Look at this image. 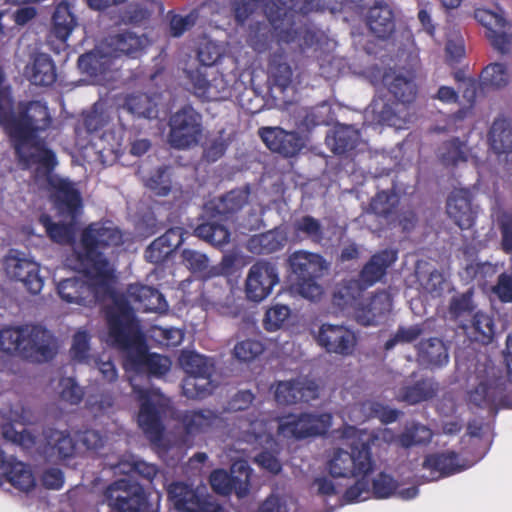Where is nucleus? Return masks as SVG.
<instances>
[{
  "mask_svg": "<svg viewBox=\"0 0 512 512\" xmlns=\"http://www.w3.org/2000/svg\"><path fill=\"white\" fill-rule=\"evenodd\" d=\"M115 297L129 311L132 324L135 327L134 340V337L127 335L122 314L118 312L119 331L126 336L127 347H115L124 353V368L128 374L133 391L140 402L138 424L152 443L158 448L168 449L170 440L167 434H163L160 413L168 406L169 400L157 389H143L139 387L136 382V376L142 374L163 375L169 371L171 361L166 356L148 353L138 324L135 322L133 312L128 305V303L133 302L137 305L138 309L161 313L167 310V302L157 290L139 284L129 286L127 299H123L116 294Z\"/></svg>",
  "mask_w": 512,
  "mask_h": 512,
  "instance_id": "obj_1",
  "label": "nucleus"
},
{
  "mask_svg": "<svg viewBox=\"0 0 512 512\" xmlns=\"http://www.w3.org/2000/svg\"><path fill=\"white\" fill-rule=\"evenodd\" d=\"M67 265L78 271L79 275L60 281L58 293L60 297L68 302L79 305H89L96 300L107 301L106 317L108 332L104 340L112 346L127 347V339L119 331L118 312H121L127 335L135 337V327L129 311L115 297L112 290L113 279L109 281L108 287L101 285L99 270L87 264L80 252H76L67 258ZM135 340V338H133Z\"/></svg>",
  "mask_w": 512,
  "mask_h": 512,
  "instance_id": "obj_2",
  "label": "nucleus"
},
{
  "mask_svg": "<svg viewBox=\"0 0 512 512\" xmlns=\"http://www.w3.org/2000/svg\"><path fill=\"white\" fill-rule=\"evenodd\" d=\"M368 436L354 426L340 432V443L327 455L326 469L333 477H353L356 483L349 487L344 498L347 502L365 501L370 498L368 475L373 470L370 451L366 449Z\"/></svg>",
  "mask_w": 512,
  "mask_h": 512,
  "instance_id": "obj_3",
  "label": "nucleus"
},
{
  "mask_svg": "<svg viewBox=\"0 0 512 512\" xmlns=\"http://www.w3.org/2000/svg\"><path fill=\"white\" fill-rule=\"evenodd\" d=\"M28 417L23 408L16 407L2 416L1 430L5 439L25 448H36L50 461H62L74 456L75 443L68 432L47 430L43 439L38 440L34 433L26 428Z\"/></svg>",
  "mask_w": 512,
  "mask_h": 512,
  "instance_id": "obj_4",
  "label": "nucleus"
},
{
  "mask_svg": "<svg viewBox=\"0 0 512 512\" xmlns=\"http://www.w3.org/2000/svg\"><path fill=\"white\" fill-rule=\"evenodd\" d=\"M36 181L50 192L59 213L67 219L63 223H52L48 216H42L41 222L48 235L57 243L70 242L74 231L73 222L81 209V199L77 189L67 179L56 174L41 177Z\"/></svg>",
  "mask_w": 512,
  "mask_h": 512,
  "instance_id": "obj_5",
  "label": "nucleus"
},
{
  "mask_svg": "<svg viewBox=\"0 0 512 512\" xmlns=\"http://www.w3.org/2000/svg\"><path fill=\"white\" fill-rule=\"evenodd\" d=\"M123 235L118 227L110 222L91 224L82 234L81 241L74 247L73 255L80 252L84 261L99 270L101 285L108 287L113 279V267L102 256L101 249L118 246Z\"/></svg>",
  "mask_w": 512,
  "mask_h": 512,
  "instance_id": "obj_6",
  "label": "nucleus"
},
{
  "mask_svg": "<svg viewBox=\"0 0 512 512\" xmlns=\"http://www.w3.org/2000/svg\"><path fill=\"white\" fill-rule=\"evenodd\" d=\"M148 44L144 36L132 32H125L101 43L90 53L82 55L78 60L79 68L96 78V83L106 81V69L120 54H134Z\"/></svg>",
  "mask_w": 512,
  "mask_h": 512,
  "instance_id": "obj_7",
  "label": "nucleus"
},
{
  "mask_svg": "<svg viewBox=\"0 0 512 512\" xmlns=\"http://www.w3.org/2000/svg\"><path fill=\"white\" fill-rule=\"evenodd\" d=\"M0 349L34 361H43L53 354L50 333L41 326L24 325L0 330Z\"/></svg>",
  "mask_w": 512,
  "mask_h": 512,
  "instance_id": "obj_8",
  "label": "nucleus"
},
{
  "mask_svg": "<svg viewBox=\"0 0 512 512\" xmlns=\"http://www.w3.org/2000/svg\"><path fill=\"white\" fill-rule=\"evenodd\" d=\"M273 428L267 424L264 416L248 420L241 425L242 441L251 445L253 450L263 449V452L255 456V462L271 473H278L281 464L274 455L277 443L271 432Z\"/></svg>",
  "mask_w": 512,
  "mask_h": 512,
  "instance_id": "obj_9",
  "label": "nucleus"
},
{
  "mask_svg": "<svg viewBox=\"0 0 512 512\" xmlns=\"http://www.w3.org/2000/svg\"><path fill=\"white\" fill-rule=\"evenodd\" d=\"M110 512H158L143 487L129 479H120L112 483L105 493Z\"/></svg>",
  "mask_w": 512,
  "mask_h": 512,
  "instance_id": "obj_10",
  "label": "nucleus"
},
{
  "mask_svg": "<svg viewBox=\"0 0 512 512\" xmlns=\"http://www.w3.org/2000/svg\"><path fill=\"white\" fill-rule=\"evenodd\" d=\"M331 424L329 414H288L278 419L277 432L283 438H305L324 433Z\"/></svg>",
  "mask_w": 512,
  "mask_h": 512,
  "instance_id": "obj_11",
  "label": "nucleus"
},
{
  "mask_svg": "<svg viewBox=\"0 0 512 512\" xmlns=\"http://www.w3.org/2000/svg\"><path fill=\"white\" fill-rule=\"evenodd\" d=\"M251 469L245 460H238L232 464L231 475L225 470H214L209 477V483L214 492L228 495L233 490L239 497H243L249 490Z\"/></svg>",
  "mask_w": 512,
  "mask_h": 512,
  "instance_id": "obj_12",
  "label": "nucleus"
},
{
  "mask_svg": "<svg viewBox=\"0 0 512 512\" xmlns=\"http://www.w3.org/2000/svg\"><path fill=\"white\" fill-rule=\"evenodd\" d=\"M170 128V143L174 147H191L201 137V116L191 107L184 108L172 116Z\"/></svg>",
  "mask_w": 512,
  "mask_h": 512,
  "instance_id": "obj_13",
  "label": "nucleus"
},
{
  "mask_svg": "<svg viewBox=\"0 0 512 512\" xmlns=\"http://www.w3.org/2000/svg\"><path fill=\"white\" fill-rule=\"evenodd\" d=\"M279 282L277 269L271 263L259 261L253 264L246 276L245 294L254 302H261L272 292Z\"/></svg>",
  "mask_w": 512,
  "mask_h": 512,
  "instance_id": "obj_14",
  "label": "nucleus"
},
{
  "mask_svg": "<svg viewBox=\"0 0 512 512\" xmlns=\"http://www.w3.org/2000/svg\"><path fill=\"white\" fill-rule=\"evenodd\" d=\"M6 274L24 284L33 294L39 293L44 285L39 275V264L25 254L11 251L4 261Z\"/></svg>",
  "mask_w": 512,
  "mask_h": 512,
  "instance_id": "obj_15",
  "label": "nucleus"
},
{
  "mask_svg": "<svg viewBox=\"0 0 512 512\" xmlns=\"http://www.w3.org/2000/svg\"><path fill=\"white\" fill-rule=\"evenodd\" d=\"M9 484L21 493H30L36 487V477L32 468L12 457L6 458L0 450V486Z\"/></svg>",
  "mask_w": 512,
  "mask_h": 512,
  "instance_id": "obj_16",
  "label": "nucleus"
},
{
  "mask_svg": "<svg viewBox=\"0 0 512 512\" xmlns=\"http://www.w3.org/2000/svg\"><path fill=\"white\" fill-rule=\"evenodd\" d=\"M304 2L305 0H278L276 13L269 11V22L280 41L288 43L295 40L297 32L292 29V12L307 13L312 9L303 6Z\"/></svg>",
  "mask_w": 512,
  "mask_h": 512,
  "instance_id": "obj_17",
  "label": "nucleus"
},
{
  "mask_svg": "<svg viewBox=\"0 0 512 512\" xmlns=\"http://www.w3.org/2000/svg\"><path fill=\"white\" fill-rule=\"evenodd\" d=\"M317 341L328 352L348 355L355 348L356 336L343 325L325 323L319 328Z\"/></svg>",
  "mask_w": 512,
  "mask_h": 512,
  "instance_id": "obj_18",
  "label": "nucleus"
},
{
  "mask_svg": "<svg viewBox=\"0 0 512 512\" xmlns=\"http://www.w3.org/2000/svg\"><path fill=\"white\" fill-rule=\"evenodd\" d=\"M196 96L207 101L225 99L230 95L227 81L214 70H198L192 75Z\"/></svg>",
  "mask_w": 512,
  "mask_h": 512,
  "instance_id": "obj_19",
  "label": "nucleus"
},
{
  "mask_svg": "<svg viewBox=\"0 0 512 512\" xmlns=\"http://www.w3.org/2000/svg\"><path fill=\"white\" fill-rule=\"evenodd\" d=\"M474 18L485 28V35L496 50H507L505 36L508 35L510 24L505 20L502 11L476 9Z\"/></svg>",
  "mask_w": 512,
  "mask_h": 512,
  "instance_id": "obj_20",
  "label": "nucleus"
},
{
  "mask_svg": "<svg viewBox=\"0 0 512 512\" xmlns=\"http://www.w3.org/2000/svg\"><path fill=\"white\" fill-rule=\"evenodd\" d=\"M471 465V462L460 460L452 452L433 454L427 456L423 462L422 477L427 481H434L460 472Z\"/></svg>",
  "mask_w": 512,
  "mask_h": 512,
  "instance_id": "obj_21",
  "label": "nucleus"
},
{
  "mask_svg": "<svg viewBox=\"0 0 512 512\" xmlns=\"http://www.w3.org/2000/svg\"><path fill=\"white\" fill-rule=\"evenodd\" d=\"M491 149L498 164L505 170L512 167V123L505 119L496 120L490 132Z\"/></svg>",
  "mask_w": 512,
  "mask_h": 512,
  "instance_id": "obj_22",
  "label": "nucleus"
},
{
  "mask_svg": "<svg viewBox=\"0 0 512 512\" xmlns=\"http://www.w3.org/2000/svg\"><path fill=\"white\" fill-rule=\"evenodd\" d=\"M479 381L475 389L469 391V401L477 406L488 405L492 402L499 401L505 405L502 398L504 392L497 382L496 369L490 366L486 370V375L476 376Z\"/></svg>",
  "mask_w": 512,
  "mask_h": 512,
  "instance_id": "obj_23",
  "label": "nucleus"
},
{
  "mask_svg": "<svg viewBox=\"0 0 512 512\" xmlns=\"http://www.w3.org/2000/svg\"><path fill=\"white\" fill-rule=\"evenodd\" d=\"M447 213L461 229H469L473 226L476 209L471 204V196L468 190H454L447 201Z\"/></svg>",
  "mask_w": 512,
  "mask_h": 512,
  "instance_id": "obj_24",
  "label": "nucleus"
},
{
  "mask_svg": "<svg viewBox=\"0 0 512 512\" xmlns=\"http://www.w3.org/2000/svg\"><path fill=\"white\" fill-rule=\"evenodd\" d=\"M184 435L177 440L182 444H188L201 434L207 433L218 422V416L211 410L188 411L181 417Z\"/></svg>",
  "mask_w": 512,
  "mask_h": 512,
  "instance_id": "obj_25",
  "label": "nucleus"
},
{
  "mask_svg": "<svg viewBox=\"0 0 512 512\" xmlns=\"http://www.w3.org/2000/svg\"><path fill=\"white\" fill-rule=\"evenodd\" d=\"M278 404H293L300 400L309 401L317 396V385L312 381L297 380L279 382L274 390Z\"/></svg>",
  "mask_w": 512,
  "mask_h": 512,
  "instance_id": "obj_26",
  "label": "nucleus"
},
{
  "mask_svg": "<svg viewBox=\"0 0 512 512\" xmlns=\"http://www.w3.org/2000/svg\"><path fill=\"white\" fill-rule=\"evenodd\" d=\"M371 496L379 499H385L391 496L402 500L414 499L419 491L415 485L406 486L397 483L390 475L380 473L373 478L372 486L369 485Z\"/></svg>",
  "mask_w": 512,
  "mask_h": 512,
  "instance_id": "obj_27",
  "label": "nucleus"
},
{
  "mask_svg": "<svg viewBox=\"0 0 512 512\" xmlns=\"http://www.w3.org/2000/svg\"><path fill=\"white\" fill-rule=\"evenodd\" d=\"M24 76L34 85L48 86L56 79L55 66L49 55L34 54L24 68Z\"/></svg>",
  "mask_w": 512,
  "mask_h": 512,
  "instance_id": "obj_28",
  "label": "nucleus"
},
{
  "mask_svg": "<svg viewBox=\"0 0 512 512\" xmlns=\"http://www.w3.org/2000/svg\"><path fill=\"white\" fill-rule=\"evenodd\" d=\"M391 309V298L386 292H381L356 308V320L362 325L380 323Z\"/></svg>",
  "mask_w": 512,
  "mask_h": 512,
  "instance_id": "obj_29",
  "label": "nucleus"
},
{
  "mask_svg": "<svg viewBox=\"0 0 512 512\" xmlns=\"http://www.w3.org/2000/svg\"><path fill=\"white\" fill-rule=\"evenodd\" d=\"M289 264L299 279L306 277H319L326 268L321 256L306 251L294 252L289 257Z\"/></svg>",
  "mask_w": 512,
  "mask_h": 512,
  "instance_id": "obj_30",
  "label": "nucleus"
},
{
  "mask_svg": "<svg viewBox=\"0 0 512 512\" xmlns=\"http://www.w3.org/2000/svg\"><path fill=\"white\" fill-rule=\"evenodd\" d=\"M182 242L183 229L180 227L171 228L152 242L146 250L145 257L151 262L158 263L180 246Z\"/></svg>",
  "mask_w": 512,
  "mask_h": 512,
  "instance_id": "obj_31",
  "label": "nucleus"
},
{
  "mask_svg": "<svg viewBox=\"0 0 512 512\" xmlns=\"http://www.w3.org/2000/svg\"><path fill=\"white\" fill-rule=\"evenodd\" d=\"M287 239L285 228L279 227L266 233L254 235L249 239L247 248L256 254H269L283 248Z\"/></svg>",
  "mask_w": 512,
  "mask_h": 512,
  "instance_id": "obj_32",
  "label": "nucleus"
},
{
  "mask_svg": "<svg viewBox=\"0 0 512 512\" xmlns=\"http://www.w3.org/2000/svg\"><path fill=\"white\" fill-rule=\"evenodd\" d=\"M392 11L390 7L382 2L376 3L369 10L368 25L370 30L379 38L389 35L394 28Z\"/></svg>",
  "mask_w": 512,
  "mask_h": 512,
  "instance_id": "obj_33",
  "label": "nucleus"
},
{
  "mask_svg": "<svg viewBox=\"0 0 512 512\" xmlns=\"http://www.w3.org/2000/svg\"><path fill=\"white\" fill-rule=\"evenodd\" d=\"M359 133L351 126L339 125L326 138L327 145L336 154H344L359 145Z\"/></svg>",
  "mask_w": 512,
  "mask_h": 512,
  "instance_id": "obj_34",
  "label": "nucleus"
},
{
  "mask_svg": "<svg viewBox=\"0 0 512 512\" xmlns=\"http://www.w3.org/2000/svg\"><path fill=\"white\" fill-rule=\"evenodd\" d=\"M396 260V252L393 250H385L372 257L370 262L361 272V280L366 285H372L379 281L389 267Z\"/></svg>",
  "mask_w": 512,
  "mask_h": 512,
  "instance_id": "obj_35",
  "label": "nucleus"
},
{
  "mask_svg": "<svg viewBox=\"0 0 512 512\" xmlns=\"http://www.w3.org/2000/svg\"><path fill=\"white\" fill-rule=\"evenodd\" d=\"M114 472L115 474H137L148 481H152L157 475L158 469L155 465L130 455L114 467Z\"/></svg>",
  "mask_w": 512,
  "mask_h": 512,
  "instance_id": "obj_36",
  "label": "nucleus"
},
{
  "mask_svg": "<svg viewBox=\"0 0 512 512\" xmlns=\"http://www.w3.org/2000/svg\"><path fill=\"white\" fill-rule=\"evenodd\" d=\"M368 417H376L381 422L391 423L397 419L398 412L380 403L367 402L362 408L353 409L351 420L359 422Z\"/></svg>",
  "mask_w": 512,
  "mask_h": 512,
  "instance_id": "obj_37",
  "label": "nucleus"
},
{
  "mask_svg": "<svg viewBox=\"0 0 512 512\" xmlns=\"http://www.w3.org/2000/svg\"><path fill=\"white\" fill-rule=\"evenodd\" d=\"M183 393L188 398H202L214 389L211 372L187 375L182 385Z\"/></svg>",
  "mask_w": 512,
  "mask_h": 512,
  "instance_id": "obj_38",
  "label": "nucleus"
},
{
  "mask_svg": "<svg viewBox=\"0 0 512 512\" xmlns=\"http://www.w3.org/2000/svg\"><path fill=\"white\" fill-rule=\"evenodd\" d=\"M54 33L61 41H66L76 26L75 17L67 3H60L53 15Z\"/></svg>",
  "mask_w": 512,
  "mask_h": 512,
  "instance_id": "obj_39",
  "label": "nucleus"
},
{
  "mask_svg": "<svg viewBox=\"0 0 512 512\" xmlns=\"http://www.w3.org/2000/svg\"><path fill=\"white\" fill-rule=\"evenodd\" d=\"M255 512H301L296 500L290 495L276 493L267 497Z\"/></svg>",
  "mask_w": 512,
  "mask_h": 512,
  "instance_id": "obj_40",
  "label": "nucleus"
},
{
  "mask_svg": "<svg viewBox=\"0 0 512 512\" xmlns=\"http://www.w3.org/2000/svg\"><path fill=\"white\" fill-rule=\"evenodd\" d=\"M481 78L485 86L503 88L510 83L512 75L505 64L493 63L483 70Z\"/></svg>",
  "mask_w": 512,
  "mask_h": 512,
  "instance_id": "obj_41",
  "label": "nucleus"
},
{
  "mask_svg": "<svg viewBox=\"0 0 512 512\" xmlns=\"http://www.w3.org/2000/svg\"><path fill=\"white\" fill-rule=\"evenodd\" d=\"M179 363L188 375L209 373L213 370V365L209 359L194 352H182Z\"/></svg>",
  "mask_w": 512,
  "mask_h": 512,
  "instance_id": "obj_42",
  "label": "nucleus"
},
{
  "mask_svg": "<svg viewBox=\"0 0 512 512\" xmlns=\"http://www.w3.org/2000/svg\"><path fill=\"white\" fill-rule=\"evenodd\" d=\"M385 82L389 83L391 93L403 104L414 101L417 88L411 77L407 78L399 75L396 76L391 83L389 82V78L386 77Z\"/></svg>",
  "mask_w": 512,
  "mask_h": 512,
  "instance_id": "obj_43",
  "label": "nucleus"
},
{
  "mask_svg": "<svg viewBox=\"0 0 512 512\" xmlns=\"http://www.w3.org/2000/svg\"><path fill=\"white\" fill-rule=\"evenodd\" d=\"M195 233L198 237L215 246L227 243L230 235L227 228L217 222L201 224L196 228Z\"/></svg>",
  "mask_w": 512,
  "mask_h": 512,
  "instance_id": "obj_44",
  "label": "nucleus"
},
{
  "mask_svg": "<svg viewBox=\"0 0 512 512\" xmlns=\"http://www.w3.org/2000/svg\"><path fill=\"white\" fill-rule=\"evenodd\" d=\"M264 351V345L257 339L247 338L238 341L233 348V356L240 362L249 363L257 359Z\"/></svg>",
  "mask_w": 512,
  "mask_h": 512,
  "instance_id": "obj_45",
  "label": "nucleus"
},
{
  "mask_svg": "<svg viewBox=\"0 0 512 512\" xmlns=\"http://www.w3.org/2000/svg\"><path fill=\"white\" fill-rule=\"evenodd\" d=\"M420 358L435 366H441L447 363L448 354L443 342L434 338L421 345Z\"/></svg>",
  "mask_w": 512,
  "mask_h": 512,
  "instance_id": "obj_46",
  "label": "nucleus"
},
{
  "mask_svg": "<svg viewBox=\"0 0 512 512\" xmlns=\"http://www.w3.org/2000/svg\"><path fill=\"white\" fill-rule=\"evenodd\" d=\"M496 225L501 230L502 247L505 251L512 250V210L496 207L492 213Z\"/></svg>",
  "mask_w": 512,
  "mask_h": 512,
  "instance_id": "obj_47",
  "label": "nucleus"
},
{
  "mask_svg": "<svg viewBox=\"0 0 512 512\" xmlns=\"http://www.w3.org/2000/svg\"><path fill=\"white\" fill-rule=\"evenodd\" d=\"M124 108L133 115L152 118L156 116L155 104L144 94L129 96Z\"/></svg>",
  "mask_w": 512,
  "mask_h": 512,
  "instance_id": "obj_48",
  "label": "nucleus"
},
{
  "mask_svg": "<svg viewBox=\"0 0 512 512\" xmlns=\"http://www.w3.org/2000/svg\"><path fill=\"white\" fill-rule=\"evenodd\" d=\"M397 113H394L390 108L384 109L382 103L375 100L367 110V113L371 112L377 115L378 122L386 123L389 126H393L397 129L404 127L407 122L405 117H401L398 113L401 112L399 105H397Z\"/></svg>",
  "mask_w": 512,
  "mask_h": 512,
  "instance_id": "obj_49",
  "label": "nucleus"
},
{
  "mask_svg": "<svg viewBox=\"0 0 512 512\" xmlns=\"http://www.w3.org/2000/svg\"><path fill=\"white\" fill-rule=\"evenodd\" d=\"M270 75L275 85L282 92H285L289 88L294 89L293 73L290 66L286 63H277L276 60H273L270 67Z\"/></svg>",
  "mask_w": 512,
  "mask_h": 512,
  "instance_id": "obj_50",
  "label": "nucleus"
},
{
  "mask_svg": "<svg viewBox=\"0 0 512 512\" xmlns=\"http://www.w3.org/2000/svg\"><path fill=\"white\" fill-rule=\"evenodd\" d=\"M291 310L288 306L275 304L271 306L265 314L264 326L268 331L280 329L286 320L290 317Z\"/></svg>",
  "mask_w": 512,
  "mask_h": 512,
  "instance_id": "obj_51",
  "label": "nucleus"
},
{
  "mask_svg": "<svg viewBox=\"0 0 512 512\" xmlns=\"http://www.w3.org/2000/svg\"><path fill=\"white\" fill-rule=\"evenodd\" d=\"M432 433L429 428L423 425H413L406 429L400 436L399 444L409 447L414 444L426 443L431 439Z\"/></svg>",
  "mask_w": 512,
  "mask_h": 512,
  "instance_id": "obj_52",
  "label": "nucleus"
},
{
  "mask_svg": "<svg viewBox=\"0 0 512 512\" xmlns=\"http://www.w3.org/2000/svg\"><path fill=\"white\" fill-rule=\"evenodd\" d=\"M150 337L163 346H177L183 340V332L177 328L153 327Z\"/></svg>",
  "mask_w": 512,
  "mask_h": 512,
  "instance_id": "obj_53",
  "label": "nucleus"
},
{
  "mask_svg": "<svg viewBox=\"0 0 512 512\" xmlns=\"http://www.w3.org/2000/svg\"><path fill=\"white\" fill-rule=\"evenodd\" d=\"M247 198L248 192L246 190L231 191L220 200L217 210L220 214L234 212L246 203Z\"/></svg>",
  "mask_w": 512,
  "mask_h": 512,
  "instance_id": "obj_54",
  "label": "nucleus"
},
{
  "mask_svg": "<svg viewBox=\"0 0 512 512\" xmlns=\"http://www.w3.org/2000/svg\"><path fill=\"white\" fill-rule=\"evenodd\" d=\"M313 489L317 492V494L321 495L325 499H336V502L331 507L330 511L335 507L342 506L344 503H348L344 497L343 499L338 497L337 487L335 486L334 482L327 477L316 478L313 482Z\"/></svg>",
  "mask_w": 512,
  "mask_h": 512,
  "instance_id": "obj_55",
  "label": "nucleus"
},
{
  "mask_svg": "<svg viewBox=\"0 0 512 512\" xmlns=\"http://www.w3.org/2000/svg\"><path fill=\"white\" fill-rule=\"evenodd\" d=\"M434 394L433 385L430 382H422L414 387L406 389L401 394V399L410 403L416 404L430 398Z\"/></svg>",
  "mask_w": 512,
  "mask_h": 512,
  "instance_id": "obj_56",
  "label": "nucleus"
},
{
  "mask_svg": "<svg viewBox=\"0 0 512 512\" xmlns=\"http://www.w3.org/2000/svg\"><path fill=\"white\" fill-rule=\"evenodd\" d=\"M58 393L62 400L77 404L83 397L82 389L76 384L73 378L67 377L61 379L58 386Z\"/></svg>",
  "mask_w": 512,
  "mask_h": 512,
  "instance_id": "obj_57",
  "label": "nucleus"
},
{
  "mask_svg": "<svg viewBox=\"0 0 512 512\" xmlns=\"http://www.w3.org/2000/svg\"><path fill=\"white\" fill-rule=\"evenodd\" d=\"M294 228L298 234L303 233L314 241L322 239V229L317 220L310 216H305L294 223Z\"/></svg>",
  "mask_w": 512,
  "mask_h": 512,
  "instance_id": "obj_58",
  "label": "nucleus"
},
{
  "mask_svg": "<svg viewBox=\"0 0 512 512\" xmlns=\"http://www.w3.org/2000/svg\"><path fill=\"white\" fill-rule=\"evenodd\" d=\"M89 336L88 334L83 331L79 330L73 338L71 353L73 358L84 361L87 363H90V358L88 356V350H89Z\"/></svg>",
  "mask_w": 512,
  "mask_h": 512,
  "instance_id": "obj_59",
  "label": "nucleus"
},
{
  "mask_svg": "<svg viewBox=\"0 0 512 512\" xmlns=\"http://www.w3.org/2000/svg\"><path fill=\"white\" fill-rule=\"evenodd\" d=\"M221 54L222 48L217 43L206 41L200 46L198 57L204 66H211L218 61Z\"/></svg>",
  "mask_w": 512,
  "mask_h": 512,
  "instance_id": "obj_60",
  "label": "nucleus"
},
{
  "mask_svg": "<svg viewBox=\"0 0 512 512\" xmlns=\"http://www.w3.org/2000/svg\"><path fill=\"white\" fill-rule=\"evenodd\" d=\"M279 146L276 152L285 156H293L304 146V139L296 133L286 132L285 138L280 140Z\"/></svg>",
  "mask_w": 512,
  "mask_h": 512,
  "instance_id": "obj_61",
  "label": "nucleus"
},
{
  "mask_svg": "<svg viewBox=\"0 0 512 512\" xmlns=\"http://www.w3.org/2000/svg\"><path fill=\"white\" fill-rule=\"evenodd\" d=\"M397 203V197L393 193L382 191L371 202V209L376 214H387Z\"/></svg>",
  "mask_w": 512,
  "mask_h": 512,
  "instance_id": "obj_62",
  "label": "nucleus"
},
{
  "mask_svg": "<svg viewBox=\"0 0 512 512\" xmlns=\"http://www.w3.org/2000/svg\"><path fill=\"white\" fill-rule=\"evenodd\" d=\"M473 326L474 329L480 334V341H490L493 335V323L488 315L480 312L476 313L474 316Z\"/></svg>",
  "mask_w": 512,
  "mask_h": 512,
  "instance_id": "obj_63",
  "label": "nucleus"
},
{
  "mask_svg": "<svg viewBox=\"0 0 512 512\" xmlns=\"http://www.w3.org/2000/svg\"><path fill=\"white\" fill-rule=\"evenodd\" d=\"M446 52L452 59H458L464 54L463 38L458 30L447 33Z\"/></svg>",
  "mask_w": 512,
  "mask_h": 512,
  "instance_id": "obj_64",
  "label": "nucleus"
}]
</instances>
